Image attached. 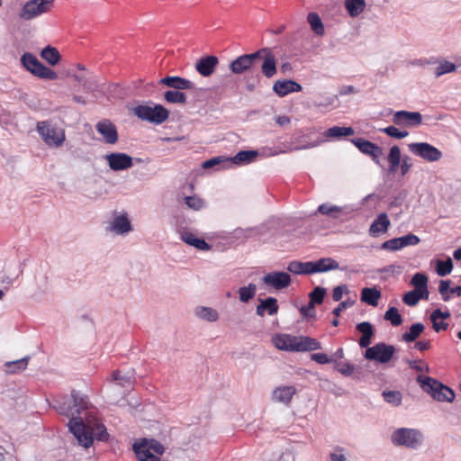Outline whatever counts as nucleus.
Returning a JSON list of instances; mask_svg holds the SVG:
<instances>
[{"instance_id":"5","label":"nucleus","mask_w":461,"mask_h":461,"mask_svg":"<svg viewBox=\"0 0 461 461\" xmlns=\"http://www.w3.org/2000/svg\"><path fill=\"white\" fill-rule=\"evenodd\" d=\"M423 435L416 429L400 428L393 431L391 441L396 447L418 449L423 443Z\"/></svg>"},{"instance_id":"14","label":"nucleus","mask_w":461,"mask_h":461,"mask_svg":"<svg viewBox=\"0 0 461 461\" xmlns=\"http://www.w3.org/2000/svg\"><path fill=\"white\" fill-rule=\"evenodd\" d=\"M420 238L412 233L393 238L384 241L381 245V249L389 251H397L408 246H415L420 243Z\"/></svg>"},{"instance_id":"56","label":"nucleus","mask_w":461,"mask_h":461,"mask_svg":"<svg viewBox=\"0 0 461 461\" xmlns=\"http://www.w3.org/2000/svg\"><path fill=\"white\" fill-rule=\"evenodd\" d=\"M194 314L196 317H218L216 310L205 306L196 307Z\"/></svg>"},{"instance_id":"6","label":"nucleus","mask_w":461,"mask_h":461,"mask_svg":"<svg viewBox=\"0 0 461 461\" xmlns=\"http://www.w3.org/2000/svg\"><path fill=\"white\" fill-rule=\"evenodd\" d=\"M133 113L139 119L156 125L163 123L169 117V111L162 104H154V106L140 104L133 108Z\"/></svg>"},{"instance_id":"50","label":"nucleus","mask_w":461,"mask_h":461,"mask_svg":"<svg viewBox=\"0 0 461 461\" xmlns=\"http://www.w3.org/2000/svg\"><path fill=\"white\" fill-rule=\"evenodd\" d=\"M384 400L393 406H399L402 401V395L399 391H384L382 393Z\"/></svg>"},{"instance_id":"36","label":"nucleus","mask_w":461,"mask_h":461,"mask_svg":"<svg viewBox=\"0 0 461 461\" xmlns=\"http://www.w3.org/2000/svg\"><path fill=\"white\" fill-rule=\"evenodd\" d=\"M355 133V131L352 127H340V126H333L329 128L325 132L324 136L326 138L330 139H340L344 136H351Z\"/></svg>"},{"instance_id":"34","label":"nucleus","mask_w":461,"mask_h":461,"mask_svg":"<svg viewBox=\"0 0 461 461\" xmlns=\"http://www.w3.org/2000/svg\"><path fill=\"white\" fill-rule=\"evenodd\" d=\"M104 83L100 80V78L94 75L89 73L87 76L86 80H85V83L83 85V88L86 92L90 93H95V92H103L104 91Z\"/></svg>"},{"instance_id":"33","label":"nucleus","mask_w":461,"mask_h":461,"mask_svg":"<svg viewBox=\"0 0 461 461\" xmlns=\"http://www.w3.org/2000/svg\"><path fill=\"white\" fill-rule=\"evenodd\" d=\"M133 450L140 461H160V458L140 441L133 444Z\"/></svg>"},{"instance_id":"40","label":"nucleus","mask_w":461,"mask_h":461,"mask_svg":"<svg viewBox=\"0 0 461 461\" xmlns=\"http://www.w3.org/2000/svg\"><path fill=\"white\" fill-rule=\"evenodd\" d=\"M411 285H414V290L423 293L425 295H429L428 290V277L423 273H416L411 278Z\"/></svg>"},{"instance_id":"55","label":"nucleus","mask_w":461,"mask_h":461,"mask_svg":"<svg viewBox=\"0 0 461 461\" xmlns=\"http://www.w3.org/2000/svg\"><path fill=\"white\" fill-rule=\"evenodd\" d=\"M335 369L345 376H350L355 370V366L349 363H343L339 361H334Z\"/></svg>"},{"instance_id":"11","label":"nucleus","mask_w":461,"mask_h":461,"mask_svg":"<svg viewBox=\"0 0 461 461\" xmlns=\"http://www.w3.org/2000/svg\"><path fill=\"white\" fill-rule=\"evenodd\" d=\"M409 150L415 156L429 161L436 162L442 158V152L428 142H413L408 145Z\"/></svg>"},{"instance_id":"29","label":"nucleus","mask_w":461,"mask_h":461,"mask_svg":"<svg viewBox=\"0 0 461 461\" xmlns=\"http://www.w3.org/2000/svg\"><path fill=\"white\" fill-rule=\"evenodd\" d=\"M109 230L116 234H125L131 230V224L126 215H119L113 219Z\"/></svg>"},{"instance_id":"7","label":"nucleus","mask_w":461,"mask_h":461,"mask_svg":"<svg viewBox=\"0 0 461 461\" xmlns=\"http://www.w3.org/2000/svg\"><path fill=\"white\" fill-rule=\"evenodd\" d=\"M21 63L27 71L39 78L54 80L58 77V74L53 69L43 65L32 53H23Z\"/></svg>"},{"instance_id":"60","label":"nucleus","mask_w":461,"mask_h":461,"mask_svg":"<svg viewBox=\"0 0 461 461\" xmlns=\"http://www.w3.org/2000/svg\"><path fill=\"white\" fill-rule=\"evenodd\" d=\"M311 359L321 365L329 364L335 361L333 357H330L324 353L312 354Z\"/></svg>"},{"instance_id":"23","label":"nucleus","mask_w":461,"mask_h":461,"mask_svg":"<svg viewBox=\"0 0 461 461\" xmlns=\"http://www.w3.org/2000/svg\"><path fill=\"white\" fill-rule=\"evenodd\" d=\"M321 348L315 339L305 336H294V352L313 351Z\"/></svg>"},{"instance_id":"24","label":"nucleus","mask_w":461,"mask_h":461,"mask_svg":"<svg viewBox=\"0 0 461 461\" xmlns=\"http://www.w3.org/2000/svg\"><path fill=\"white\" fill-rule=\"evenodd\" d=\"M390 224L388 215L385 212H381L370 225L369 233L373 237H377L379 234L386 232Z\"/></svg>"},{"instance_id":"49","label":"nucleus","mask_w":461,"mask_h":461,"mask_svg":"<svg viewBox=\"0 0 461 461\" xmlns=\"http://www.w3.org/2000/svg\"><path fill=\"white\" fill-rule=\"evenodd\" d=\"M112 377L119 385L126 388L131 387L134 381V375L132 374L121 375L119 371H114L112 374Z\"/></svg>"},{"instance_id":"45","label":"nucleus","mask_w":461,"mask_h":461,"mask_svg":"<svg viewBox=\"0 0 461 461\" xmlns=\"http://www.w3.org/2000/svg\"><path fill=\"white\" fill-rule=\"evenodd\" d=\"M423 330L424 325L422 323L412 324L409 330L402 334V340L405 342H412L420 335Z\"/></svg>"},{"instance_id":"41","label":"nucleus","mask_w":461,"mask_h":461,"mask_svg":"<svg viewBox=\"0 0 461 461\" xmlns=\"http://www.w3.org/2000/svg\"><path fill=\"white\" fill-rule=\"evenodd\" d=\"M219 166L220 168H228L230 167L229 158L227 157H214L203 162L202 167L204 169L212 168Z\"/></svg>"},{"instance_id":"54","label":"nucleus","mask_w":461,"mask_h":461,"mask_svg":"<svg viewBox=\"0 0 461 461\" xmlns=\"http://www.w3.org/2000/svg\"><path fill=\"white\" fill-rule=\"evenodd\" d=\"M185 203L188 206V208L193 209L194 211H199L204 206V202L202 198L194 196H185Z\"/></svg>"},{"instance_id":"20","label":"nucleus","mask_w":461,"mask_h":461,"mask_svg":"<svg viewBox=\"0 0 461 461\" xmlns=\"http://www.w3.org/2000/svg\"><path fill=\"white\" fill-rule=\"evenodd\" d=\"M159 84L175 90L194 89V83L179 76H167L159 80Z\"/></svg>"},{"instance_id":"61","label":"nucleus","mask_w":461,"mask_h":461,"mask_svg":"<svg viewBox=\"0 0 461 461\" xmlns=\"http://www.w3.org/2000/svg\"><path fill=\"white\" fill-rule=\"evenodd\" d=\"M406 196H407V192L406 191L400 192L390 202V204H389L390 208L401 207L402 205L403 201L405 200Z\"/></svg>"},{"instance_id":"19","label":"nucleus","mask_w":461,"mask_h":461,"mask_svg":"<svg viewBox=\"0 0 461 461\" xmlns=\"http://www.w3.org/2000/svg\"><path fill=\"white\" fill-rule=\"evenodd\" d=\"M296 392V388L293 385L278 386L273 390L271 400L274 402L288 406Z\"/></svg>"},{"instance_id":"62","label":"nucleus","mask_w":461,"mask_h":461,"mask_svg":"<svg viewBox=\"0 0 461 461\" xmlns=\"http://www.w3.org/2000/svg\"><path fill=\"white\" fill-rule=\"evenodd\" d=\"M408 365L411 368L416 371H426L429 372V367L427 364H424L421 360H407Z\"/></svg>"},{"instance_id":"52","label":"nucleus","mask_w":461,"mask_h":461,"mask_svg":"<svg viewBox=\"0 0 461 461\" xmlns=\"http://www.w3.org/2000/svg\"><path fill=\"white\" fill-rule=\"evenodd\" d=\"M326 289L321 286H316L309 294L310 301L315 304H321L325 297Z\"/></svg>"},{"instance_id":"37","label":"nucleus","mask_w":461,"mask_h":461,"mask_svg":"<svg viewBox=\"0 0 461 461\" xmlns=\"http://www.w3.org/2000/svg\"><path fill=\"white\" fill-rule=\"evenodd\" d=\"M365 0H345V8L351 17L358 16L366 8Z\"/></svg>"},{"instance_id":"59","label":"nucleus","mask_w":461,"mask_h":461,"mask_svg":"<svg viewBox=\"0 0 461 461\" xmlns=\"http://www.w3.org/2000/svg\"><path fill=\"white\" fill-rule=\"evenodd\" d=\"M357 329L362 334L361 336L373 337L374 335L373 326L368 321H363L357 324Z\"/></svg>"},{"instance_id":"46","label":"nucleus","mask_w":461,"mask_h":461,"mask_svg":"<svg viewBox=\"0 0 461 461\" xmlns=\"http://www.w3.org/2000/svg\"><path fill=\"white\" fill-rule=\"evenodd\" d=\"M453 269V262L450 258L446 260L438 259L436 261V272L439 276H446L451 273Z\"/></svg>"},{"instance_id":"3","label":"nucleus","mask_w":461,"mask_h":461,"mask_svg":"<svg viewBox=\"0 0 461 461\" xmlns=\"http://www.w3.org/2000/svg\"><path fill=\"white\" fill-rule=\"evenodd\" d=\"M88 402L86 397L81 395L77 391H72L70 397H64L61 400L55 401L53 409L59 414L70 418L69 422L83 420L81 412L87 409Z\"/></svg>"},{"instance_id":"8","label":"nucleus","mask_w":461,"mask_h":461,"mask_svg":"<svg viewBox=\"0 0 461 461\" xmlns=\"http://www.w3.org/2000/svg\"><path fill=\"white\" fill-rule=\"evenodd\" d=\"M387 160L389 163V174L395 173L398 167H400L401 175L404 176L412 167L411 158L409 156L402 158L401 149L397 145L390 148Z\"/></svg>"},{"instance_id":"53","label":"nucleus","mask_w":461,"mask_h":461,"mask_svg":"<svg viewBox=\"0 0 461 461\" xmlns=\"http://www.w3.org/2000/svg\"><path fill=\"white\" fill-rule=\"evenodd\" d=\"M380 131L385 133L389 137L394 138V139H403L408 136L409 132L406 131H399L394 126H388L383 129H380Z\"/></svg>"},{"instance_id":"4","label":"nucleus","mask_w":461,"mask_h":461,"mask_svg":"<svg viewBox=\"0 0 461 461\" xmlns=\"http://www.w3.org/2000/svg\"><path fill=\"white\" fill-rule=\"evenodd\" d=\"M420 388L438 402H452L455 399L454 391L448 386L429 376H417Z\"/></svg>"},{"instance_id":"58","label":"nucleus","mask_w":461,"mask_h":461,"mask_svg":"<svg viewBox=\"0 0 461 461\" xmlns=\"http://www.w3.org/2000/svg\"><path fill=\"white\" fill-rule=\"evenodd\" d=\"M354 303H355V300L350 299V298H348L343 302H340L338 304V306L333 309L332 314L335 317H339L343 310L352 307L354 305Z\"/></svg>"},{"instance_id":"47","label":"nucleus","mask_w":461,"mask_h":461,"mask_svg":"<svg viewBox=\"0 0 461 461\" xmlns=\"http://www.w3.org/2000/svg\"><path fill=\"white\" fill-rule=\"evenodd\" d=\"M320 387L333 393L337 397L342 396L345 393L341 387L326 378L320 379Z\"/></svg>"},{"instance_id":"13","label":"nucleus","mask_w":461,"mask_h":461,"mask_svg":"<svg viewBox=\"0 0 461 461\" xmlns=\"http://www.w3.org/2000/svg\"><path fill=\"white\" fill-rule=\"evenodd\" d=\"M111 170L123 171L133 166V158L123 152H112L104 156Z\"/></svg>"},{"instance_id":"28","label":"nucleus","mask_w":461,"mask_h":461,"mask_svg":"<svg viewBox=\"0 0 461 461\" xmlns=\"http://www.w3.org/2000/svg\"><path fill=\"white\" fill-rule=\"evenodd\" d=\"M276 348L280 350L294 352V336L277 334L272 339Z\"/></svg>"},{"instance_id":"27","label":"nucleus","mask_w":461,"mask_h":461,"mask_svg":"<svg viewBox=\"0 0 461 461\" xmlns=\"http://www.w3.org/2000/svg\"><path fill=\"white\" fill-rule=\"evenodd\" d=\"M258 155L257 150H241L235 156L229 158L230 167L232 165H245L252 162Z\"/></svg>"},{"instance_id":"48","label":"nucleus","mask_w":461,"mask_h":461,"mask_svg":"<svg viewBox=\"0 0 461 461\" xmlns=\"http://www.w3.org/2000/svg\"><path fill=\"white\" fill-rule=\"evenodd\" d=\"M456 69V64L447 60H441L438 62V67L435 68L434 75L436 77H439L445 74L454 72Z\"/></svg>"},{"instance_id":"12","label":"nucleus","mask_w":461,"mask_h":461,"mask_svg":"<svg viewBox=\"0 0 461 461\" xmlns=\"http://www.w3.org/2000/svg\"><path fill=\"white\" fill-rule=\"evenodd\" d=\"M351 142L365 155L371 157L372 160L378 166H380V158L384 155L383 149L364 139L355 138L351 140Z\"/></svg>"},{"instance_id":"22","label":"nucleus","mask_w":461,"mask_h":461,"mask_svg":"<svg viewBox=\"0 0 461 461\" xmlns=\"http://www.w3.org/2000/svg\"><path fill=\"white\" fill-rule=\"evenodd\" d=\"M219 64V59L214 55L201 58L195 64L197 72L203 77H210Z\"/></svg>"},{"instance_id":"9","label":"nucleus","mask_w":461,"mask_h":461,"mask_svg":"<svg viewBox=\"0 0 461 461\" xmlns=\"http://www.w3.org/2000/svg\"><path fill=\"white\" fill-rule=\"evenodd\" d=\"M37 131L48 146L60 147L65 140L63 131L52 127L48 122H40Z\"/></svg>"},{"instance_id":"57","label":"nucleus","mask_w":461,"mask_h":461,"mask_svg":"<svg viewBox=\"0 0 461 461\" xmlns=\"http://www.w3.org/2000/svg\"><path fill=\"white\" fill-rule=\"evenodd\" d=\"M450 283V280H440L439 282L438 292L445 302L449 300Z\"/></svg>"},{"instance_id":"16","label":"nucleus","mask_w":461,"mask_h":461,"mask_svg":"<svg viewBox=\"0 0 461 461\" xmlns=\"http://www.w3.org/2000/svg\"><path fill=\"white\" fill-rule=\"evenodd\" d=\"M262 282L267 287L276 290H282L291 284V276L288 273L283 271H274L265 275L262 277Z\"/></svg>"},{"instance_id":"31","label":"nucleus","mask_w":461,"mask_h":461,"mask_svg":"<svg viewBox=\"0 0 461 461\" xmlns=\"http://www.w3.org/2000/svg\"><path fill=\"white\" fill-rule=\"evenodd\" d=\"M30 359V356H25L20 359L5 362L4 365L5 372L6 374H16L24 371L27 368Z\"/></svg>"},{"instance_id":"25","label":"nucleus","mask_w":461,"mask_h":461,"mask_svg":"<svg viewBox=\"0 0 461 461\" xmlns=\"http://www.w3.org/2000/svg\"><path fill=\"white\" fill-rule=\"evenodd\" d=\"M278 311L277 300L274 297H267L266 299H259V303L257 306V314L263 316L266 312L268 315L276 314Z\"/></svg>"},{"instance_id":"64","label":"nucleus","mask_w":461,"mask_h":461,"mask_svg":"<svg viewBox=\"0 0 461 461\" xmlns=\"http://www.w3.org/2000/svg\"><path fill=\"white\" fill-rule=\"evenodd\" d=\"M313 310L314 304L309 300L308 303L306 305H303L299 311L302 317H315Z\"/></svg>"},{"instance_id":"15","label":"nucleus","mask_w":461,"mask_h":461,"mask_svg":"<svg viewBox=\"0 0 461 461\" xmlns=\"http://www.w3.org/2000/svg\"><path fill=\"white\" fill-rule=\"evenodd\" d=\"M393 122L398 126L418 127L422 123V115L419 112L397 111L393 113Z\"/></svg>"},{"instance_id":"17","label":"nucleus","mask_w":461,"mask_h":461,"mask_svg":"<svg viewBox=\"0 0 461 461\" xmlns=\"http://www.w3.org/2000/svg\"><path fill=\"white\" fill-rule=\"evenodd\" d=\"M96 131L102 135L104 140L107 144H115L119 140L116 126L108 119L99 121L95 124Z\"/></svg>"},{"instance_id":"43","label":"nucleus","mask_w":461,"mask_h":461,"mask_svg":"<svg viewBox=\"0 0 461 461\" xmlns=\"http://www.w3.org/2000/svg\"><path fill=\"white\" fill-rule=\"evenodd\" d=\"M429 295L423 294L422 292L418 290H411L407 292L403 297L402 301L405 304L409 306H415L420 299H428Z\"/></svg>"},{"instance_id":"1","label":"nucleus","mask_w":461,"mask_h":461,"mask_svg":"<svg viewBox=\"0 0 461 461\" xmlns=\"http://www.w3.org/2000/svg\"><path fill=\"white\" fill-rule=\"evenodd\" d=\"M263 58L261 72L267 78H272L277 72L275 56L270 48H261L255 52L242 54L234 59L229 69L235 75H242L253 71L256 61Z\"/></svg>"},{"instance_id":"26","label":"nucleus","mask_w":461,"mask_h":461,"mask_svg":"<svg viewBox=\"0 0 461 461\" xmlns=\"http://www.w3.org/2000/svg\"><path fill=\"white\" fill-rule=\"evenodd\" d=\"M381 298V292L375 286L365 287L361 290L360 299L363 303L375 307Z\"/></svg>"},{"instance_id":"30","label":"nucleus","mask_w":461,"mask_h":461,"mask_svg":"<svg viewBox=\"0 0 461 461\" xmlns=\"http://www.w3.org/2000/svg\"><path fill=\"white\" fill-rule=\"evenodd\" d=\"M314 267L316 273H323L336 269L346 270V267H339V263L331 258H322L314 261Z\"/></svg>"},{"instance_id":"2","label":"nucleus","mask_w":461,"mask_h":461,"mask_svg":"<svg viewBox=\"0 0 461 461\" xmlns=\"http://www.w3.org/2000/svg\"><path fill=\"white\" fill-rule=\"evenodd\" d=\"M69 431L77 439L78 444L84 447H89L94 438L99 441L108 439V433L104 424L98 420H90L84 422L83 420L68 422Z\"/></svg>"},{"instance_id":"38","label":"nucleus","mask_w":461,"mask_h":461,"mask_svg":"<svg viewBox=\"0 0 461 461\" xmlns=\"http://www.w3.org/2000/svg\"><path fill=\"white\" fill-rule=\"evenodd\" d=\"M41 56L51 66L57 65L61 59L59 50L56 48L50 45L45 47L41 51Z\"/></svg>"},{"instance_id":"10","label":"nucleus","mask_w":461,"mask_h":461,"mask_svg":"<svg viewBox=\"0 0 461 461\" xmlns=\"http://www.w3.org/2000/svg\"><path fill=\"white\" fill-rule=\"evenodd\" d=\"M395 347L384 342L377 343L371 348H367L365 352V357L368 360L375 361L381 364L388 363L393 354Z\"/></svg>"},{"instance_id":"42","label":"nucleus","mask_w":461,"mask_h":461,"mask_svg":"<svg viewBox=\"0 0 461 461\" xmlns=\"http://www.w3.org/2000/svg\"><path fill=\"white\" fill-rule=\"evenodd\" d=\"M256 293L257 285L255 284L250 283L247 286H242L239 288V299L241 303H248L250 299L255 297Z\"/></svg>"},{"instance_id":"63","label":"nucleus","mask_w":461,"mask_h":461,"mask_svg":"<svg viewBox=\"0 0 461 461\" xmlns=\"http://www.w3.org/2000/svg\"><path fill=\"white\" fill-rule=\"evenodd\" d=\"M344 292H348L347 285L336 286L332 291L333 301L339 302L343 296Z\"/></svg>"},{"instance_id":"35","label":"nucleus","mask_w":461,"mask_h":461,"mask_svg":"<svg viewBox=\"0 0 461 461\" xmlns=\"http://www.w3.org/2000/svg\"><path fill=\"white\" fill-rule=\"evenodd\" d=\"M164 100L168 104H185L187 103V95L180 90H167L164 93Z\"/></svg>"},{"instance_id":"21","label":"nucleus","mask_w":461,"mask_h":461,"mask_svg":"<svg viewBox=\"0 0 461 461\" xmlns=\"http://www.w3.org/2000/svg\"><path fill=\"white\" fill-rule=\"evenodd\" d=\"M46 13L43 5L39 4V0L27 1L19 12L21 19L29 21Z\"/></svg>"},{"instance_id":"51","label":"nucleus","mask_w":461,"mask_h":461,"mask_svg":"<svg viewBox=\"0 0 461 461\" xmlns=\"http://www.w3.org/2000/svg\"><path fill=\"white\" fill-rule=\"evenodd\" d=\"M140 442L144 444L149 451H153L157 455H162L164 453L165 447L156 439L142 438Z\"/></svg>"},{"instance_id":"39","label":"nucleus","mask_w":461,"mask_h":461,"mask_svg":"<svg viewBox=\"0 0 461 461\" xmlns=\"http://www.w3.org/2000/svg\"><path fill=\"white\" fill-rule=\"evenodd\" d=\"M307 22L309 23L311 29L316 35L322 36L324 34V25L320 15L317 13H310L307 15Z\"/></svg>"},{"instance_id":"32","label":"nucleus","mask_w":461,"mask_h":461,"mask_svg":"<svg viewBox=\"0 0 461 461\" xmlns=\"http://www.w3.org/2000/svg\"><path fill=\"white\" fill-rule=\"evenodd\" d=\"M181 240L197 249L200 250H209L211 249V245H209L203 239H200L194 236L192 232L185 231L181 234Z\"/></svg>"},{"instance_id":"44","label":"nucleus","mask_w":461,"mask_h":461,"mask_svg":"<svg viewBox=\"0 0 461 461\" xmlns=\"http://www.w3.org/2000/svg\"><path fill=\"white\" fill-rule=\"evenodd\" d=\"M317 212L333 219H338L342 212V208L337 205L322 203L318 207Z\"/></svg>"},{"instance_id":"18","label":"nucleus","mask_w":461,"mask_h":461,"mask_svg":"<svg viewBox=\"0 0 461 461\" xmlns=\"http://www.w3.org/2000/svg\"><path fill=\"white\" fill-rule=\"evenodd\" d=\"M303 86L293 79L276 80L273 85V91L279 96L284 97L292 93L302 91Z\"/></svg>"}]
</instances>
